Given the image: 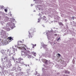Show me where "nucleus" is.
I'll return each instance as SVG.
<instances>
[{
    "label": "nucleus",
    "mask_w": 76,
    "mask_h": 76,
    "mask_svg": "<svg viewBox=\"0 0 76 76\" xmlns=\"http://www.w3.org/2000/svg\"><path fill=\"white\" fill-rule=\"evenodd\" d=\"M23 60V59H22V58H19L18 59V60L19 61H20L21 60Z\"/></svg>",
    "instance_id": "obj_6"
},
{
    "label": "nucleus",
    "mask_w": 76,
    "mask_h": 76,
    "mask_svg": "<svg viewBox=\"0 0 76 76\" xmlns=\"http://www.w3.org/2000/svg\"><path fill=\"white\" fill-rule=\"evenodd\" d=\"M11 57H12V56H11Z\"/></svg>",
    "instance_id": "obj_23"
},
{
    "label": "nucleus",
    "mask_w": 76,
    "mask_h": 76,
    "mask_svg": "<svg viewBox=\"0 0 76 76\" xmlns=\"http://www.w3.org/2000/svg\"><path fill=\"white\" fill-rule=\"evenodd\" d=\"M19 45V47H18V48L20 50H24V51L26 50V48H25L24 47H26V48L27 49V50H29V48L26 47V45L21 44V45Z\"/></svg>",
    "instance_id": "obj_1"
},
{
    "label": "nucleus",
    "mask_w": 76,
    "mask_h": 76,
    "mask_svg": "<svg viewBox=\"0 0 76 76\" xmlns=\"http://www.w3.org/2000/svg\"><path fill=\"white\" fill-rule=\"evenodd\" d=\"M60 38H59L57 40V41H59L60 40Z\"/></svg>",
    "instance_id": "obj_15"
},
{
    "label": "nucleus",
    "mask_w": 76,
    "mask_h": 76,
    "mask_svg": "<svg viewBox=\"0 0 76 76\" xmlns=\"http://www.w3.org/2000/svg\"><path fill=\"white\" fill-rule=\"evenodd\" d=\"M58 57H60L61 56V55H60V54L59 53H58Z\"/></svg>",
    "instance_id": "obj_12"
},
{
    "label": "nucleus",
    "mask_w": 76,
    "mask_h": 76,
    "mask_svg": "<svg viewBox=\"0 0 76 76\" xmlns=\"http://www.w3.org/2000/svg\"><path fill=\"white\" fill-rule=\"evenodd\" d=\"M4 11H5L6 12H7V10H6V9H5Z\"/></svg>",
    "instance_id": "obj_16"
},
{
    "label": "nucleus",
    "mask_w": 76,
    "mask_h": 76,
    "mask_svg": "<svg viewBox=\"0 0 76 76\" xmlns=\"http://www.w3.org/2000/svg\"><path fill=\"white\" fill-rule=\"evenodd\" d=\"M72 18H73V20H74V18H74L73 17H72Z\"/></svg>",
    "instance_id": "obj_20"
},
{
    "label": "nucleus",
    "mask_w": 76,
    "mask_h": 76,
    "mask_svg": "<svg viewBox=\"0 0 76 76\" xmlns=\"http://www.w3.org/2000/svg\"><path fill=\"white\" fill-rule=\"evenodd\" d=\"M8 40H10V41H12L13 40V39L11 37H8L7 38Z\"/></svg>",
    "instance_id": "obj_3"
},
{
    "label": "nucleus",
    "mask_w": 76,
    "mask_h": 76,
    "mask_svg": "<svg viewBox=\"0 0 76 76\" xmlns=\"http://www.w3.org/2000/svg\"><path fill=\"white\" fill-rule=\"evenodd\" d=\"M18 70L19 71H21V69H19Z\"/></svg>",
    "instance_id": "obj_19"
},
{
    "label": "nucleus",
    "mask_w": 76,
    "mask_h": 76,
    "mask_svg": "<svg viewBox=\"0 0 76 76\" xmlns=\"http://www.w3.org/2000/svg\"><path fill=\"white\" fill-rule=\"evenodd\" d=\"M12 59H13V60H15V58H14L13 57H12Z\"/></svg>",
    "instance_id": "obj_18"
},
{
    "label": "nucleus",
    "mask_w": 76,
    "mask_h": 76,
    "mask_svg": "<svg viewBox=\"0 0 76 76\" xmlns=\"http://www.w3.org/2000/svg\"><path fill=\"white\" fill-rule=\"evenodd\" d=\"M40 22V20H39L38 21V22Z\"/></svg>",
    "instance_id": "obj_21"
},
{
    "label": "nucleus",
    "mask_w": 76,
    "mask_h": 76,
    "mask_svg": "<svg viewBox=\"0 0 76 76\" xmlns=\"http://www.w3.org/2000/svg\"><path fill=\"white\" fill-rule=\"evenodd\" d=\"M29 38H32V35H31V34L30 33V32H29Z\"/></svg>",
    "instance_id": "obj_7"
},
{
    "label": "nucleus",
    "mask_w": 76,
    "mask_h": 76,
    "mask_svg": "<svg viewBox=\"0 0 76 76\" xmlns=\"http://www.w3.org/2000/svg\"><path fill=\"white\" fill-rule=\"evenodd\" d=\"M45 63H46V64H47V63H48V60H45Z\"/></svg>",
    "instance_id": "obj_10"
},
{
    "label": "nucleus",
    "mask_w": 76,
    "mask_h": 76,
    "mask_svg": "<svg viewBox=\"0 0 76 76\" xmlns=\"http://www.w3.org/2000/svg\"><path fill=\"white\" fill-rule=\"evenodd\" d=\"M5 62H6L7 63L8 62V58L7 56H5L4 57V59Z\"/></svg>",
    "instance_id": "obj_2"
},
{
    "label": "nucleus",
    "mask_w": 76,
    "mask_h": 76,
    "mask_svg": "<svg viewBox=\"0 0 76 76\" xmlns=\"http://www.w3.org/2000/svg\"><path fill=\"white\" fill-rule=\"evenodd\" d=\"M65 73H66V74L70 73V72H68V71H65Z\"/></svg>",
    "instance_id": "obj_11"
},
{
    "label": "nucleus",
    "mask_w": 76,
    "mask_h": 76,
    "mask_svg": "<svg viewBox=\"0 0 76 76\" xmlns=\"http://www.w3.org/2000/svg\"><path fill=\"white\" fill-rule=\"evenodd\" d=\"M24 53V52L23 51H21V53L22 54V55H23V53Z\"/></svg>",
    "instance_id": "obj_14"
},
{
    "label": "nucleus",
    "mask_w": 76,
    "mask_h": 76,
    "mask_svg": "<svg viewBox=\"0 0 76 76\" xmlns=\"http://www.w3.org/2000/svg\"><path fill=\"white\" fill-rule=\"evenodd\" d=\"M32 54H33V55L35 57L36 56V53L34 52H31Z\"/></svg>",
    "instance_id": "obj_4"
},
{
    "label": "nucleus",
    "mask_w": 76,
    "mask_h": 76,
    "mask_svg": "<svg viewBox=\"0 0 76 76\" xmlns=\"http://www.w3.org/2000/svg\"><path fill=\"white\" fill-rule=\"evenodd\" d=\"M59 25H61V26H64V25L63 24V23L61 22H59L58 23Z\"/></svg>",
    "instance_id": "obj_5"
},
{
    "label": "nucleus",
    "mask_w": 76,
    "mask_h": 76,
    "mask_svg": "<svg viewBox=\"0 0 76 76\" xmlns=\"http://www.w3.org/2000/svg\"><path fill=\"white\" fill-rule=\"evenodd\" d=\"M32 45H33L32 48H34L35 47H36V44L34 45V44H32Z\"/></svg>",
    "instance_id": "obj_8"
},
{
    "label": "nucleus",
    "mask_w": 76,
    "mask_h": 76,
    "mask_svg": "<svg viewBox=\"0 0 76 76\" xmlns=\"http://www.w3.org/2000/svg\"><path fill=\"white\" fill-rule=\"evenodd\" d=\"M22 42H23L22 41H18V44H20V43H22Z\"/></svg>",
    "instance_id": "obj_9"
},
{
    "label": "nucleus",
    "mask_w": 76,
    "mask_h": 76,
    "mask_svg": "<svg viewBox=\"0 0 76 76\" xmlns=\"http://www.w3.org/2000/svg\"><path fill=\"white\" fill-rule=\"evenodd\" d=\"M57 34H54V36H55V37H57Z\"/></svg>",
    "instance_id": "obj_17"
},
{
    "label": "nucleus",
    "mask_w": 76,
    "mask_h": 76,
    "mask_svg": "<svg viewBox=\"0 0 76 76\" xmlns=\"http://www.w3.org/2000/svg\"><path fill=\"white\" fill-rule=\"evenodd\" d=\"M10 56H12V57H13V55L12 54H10Z\"/></svg>",
    "instance_id": "obj_13"
},
{
    "label": "nucleus",
    "mask_w": 76,
    "mask_h": 76,
    "mask_svg": "<svg viewBox=\"0 0 76 76\" xmlns=\"http://www.w3.org/2000/svg\"><path fill=\"white\" fill-rule=\"evenodd\" d=\"M58 74H60V73H58Z\"/></svg>",
    "instance_id": "obj_22"
}]
</instances>
